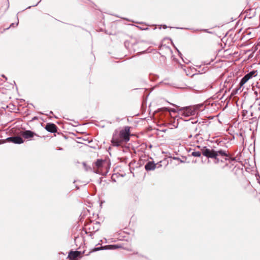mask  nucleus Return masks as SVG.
<instances>
[{"instance_id": "nucleus-1", "label": "nucleus", "mask_w": 260, "mask_h": 260, "mask_svg": "<svg viewBox=\"0 0 260 260\" xmlns=\"http://www.w3.org/2000/svg\"><path fill=\"white\" fill-rule=\"evenodd\" d=\"M130 127L126 126L119 131H115L113 134L111 143L114 146H119L126 143L130 138Z\"/></svg>"}, {"instance_id": "nucleus-2", "label": "nucleus", "mask_w": 260, "mask_h": 260, "mask_svg": "<svg viewBox=\"0 0 260 260\" xmlns=\"http://www.w3.org/2000/svg\"><path fill=\"white\" fill-rule=\"evenodd\" d=\"M110 162L107 160L98 159L94 163L93 169L96 173L106 175L110 169Z\"/></svg>"}, {"instance_id": "nucleus-3", "label": "nucleus", "mask_w": 260, "mask_h": 260, "mask_svg": "<svg viewBox=\"0 0 260 260\" xmlns=\"http://www.w3.org/2000/svg\"><path fill=\"white\" fill-rule=\"evenodd\" d=\"M201 151L204 156L208 158H211L212 159H217V157L218 155L225 156H228V154H227L226 152L222 149L215 150L214 149H210L205 147L201 149Z\"/></svg>"}, {"instance_id": "nucleus-4", "label": "nucleus", "mask_w": 260, "mask_h": 260, "mask_svg": "<svg viewBox=\"0 0 260 260\" xmlns=\"http://www.w3.org/2000/svg\"><path fill=\"white\" fill-rule=\"evenodd\" d=\"M180 115L184 117H188L194 115L196 113L194 109L191 107H185L180 108L179 106H175Z\"/></svg>"}, {"instance_id": "nucleus-5", "label": "nucleus", "mask_w": 260, "mask_h": 260, "mask_svg": "<svg viewBox=\"0 0 260 260\" xmlns=\"http://www.w3.org/2000/svg\"><path fill=\"white\" fill-rule=\"evenodd\" d=\"M257 71H252L250 73L245 75L241 79L239 86L241 87L245 84L249 79L252 78L253 77H255L257 75Z\"/></svg>"}, {"instance_id": "nucleus-6", "label": "nucleus", "mask_w": 260, "mask_h": 260, "mask_svg": "<svg viewBox=\"0 0 260 260\" xmlns=\"http://www.w3.org/2000/svg\"><path fill=\"white\" fill-rule=\"evenodd\" d=\"M20 135L25 139H32L35 137L41 138V137H40L38 134L29 130L21 131L20 132Z\"/></svg>"}, {"instance_id": "nucleus-7", "label": "nucleus", "mask_w": 260, "mask_h": 260, "mask_svg": "<svg viewBox=\"0 0 260 260\" xmlns=\"http://www.w3.org/2000/svg\"><path fill=\"white\" fill-rule=\"evenodd\" d=\"M9 142H12L15 144H22L24 142V140L20 137H12L7 139Z\"/></svg>"}, {"instance_id": "nucleus-8", "label": "nucleus", "mask_w": 260, "mask_h": 260, "mask_svg": "<svg viewBox=\"0 0 260 260\" xmlns=\"http://www.w3.org/2000/svg\"><path fill=\"white\" fill-rule=\"evenodd\" d=\"M45 129L49 132L56 133L57 131V126L52 123H48L45 127Z\"/></svg>"}, {"instance_id": "nucleus-9", "label": "nucleus", "mask_w": 260, "mask_h": 260, "mask_svg": "<svg viewBox=\"0 0 260 260\" xmlns=\"http://www.w3.org/2000/svg\"><path fill=\"white\" fill-rule=\"evenodd\" d=\"M81 254V252L78 251H71L68 255V258L70 259H77L78 257H79Z\"/></svg>"}, {"instance_id": "nucleus-10", "label": "nucleus", "mask_w": 260, "mask_h": 260, "mask_svg": "<svg viewBox=\"0 0 260 260\" xmlns=\"http://www.w3.org/2000/svg\"><path fill=\"white\" fill-rule=\"evenodd\" d=\"M156 164L153 161H148L145 166V169L146 171L154 170L156 168Z\"/></svg>"}, {"instance_id": "nucleus-11", "label": "nucleus", "mask_w": 260, "mask_h": 260, "mask_svg": "<svg viewBox=\"0 0 260 260\" xmlns=\"http://www.w3.org/2000/svg\"><path fill=\"white\" fill-rule=\"evenodd\" d=\"M106 247L110 249H115L121 247L120 246H119L118 245H109L107 246Z\"/></svg>"}, {"instance_id": "nucleus-12", "label": "nucleus", "mask_w": 260, "mask_h": 260, "mask_svg": "<svg viewBox=\"0 0 260 260\" xmlns=\"http://www.w3.org/2000/svg\"><path fill=\"white\" fill-rule=\"evenodd\" d=\"M191 155L194 157H200L201 155V152L200 151L192 152Z\"/></svg>"}, {"instance_id": "nucleus-13", "label": "nucleus", "mask_w": 260, "mask_h": 260, "mask_svg": "<svg viewBox=\"0 0 260 260\" xmlns=\"http://www.w3.org/2000/svg\"><path fill=\"white\" fill-rule=\"evenodd\" d=\"M8 0H5L4 1V2H3V4H4L5 5H6V7L8 6Z\"/></svg>"}, {"instance_id": "nucleus-14", "label": "nucleus", "mask_w": 260, "mask_h": 260, "mask_svg": "<svg viewBox=\"0 0 260 260\" xmlns=\"http://www.w3.org/2000/svg\"><path fill=\"white\" fill-rule=\"evenodd\" d=\"M176 109H171L170 111H171V112H176Z\"/></svg>"}, {"instance_id": "nucleus-15", "label": "nucleus", "mask_w": 260, "mask_h": 260, "mask_svg": "<svg viewBox=\"0 0 260 260\" xmlns=\"http://www.w3.org/2000/svg\"><path fill=\"white\" fill-rule=\"evenodd\" d=\"M99 249H100V248H95V250H99Z\"/></svg>"}, {"instance_id": "nucleus-16", "label": "nucleus", "mask_w": 260, "mask_h": 260, "mask_svg": "<svg viewBox=\"0 0 260 260\" xmlns=\"http://www.w3.org/2000/svg\"><path fill=\"white\" fill-rule=\"evenodd\" d=\"M191 137H192V136H191V135H190V136H189V138H191Z\"/></svg>"}, {"instance_id": "nucleus-17", "label": "nucleus", "mask_w": 260, "mask_h": 260, "mask_svg": "<svg viewBox=\"0 0 260 260\" xmlns=\"http://www.w3.org/2000/svg\"><path fill=\"white\" fill-rule=\"evenodd\" d=\"M70 260H77V259H70Z\"/></svg>"}]
</instances>
